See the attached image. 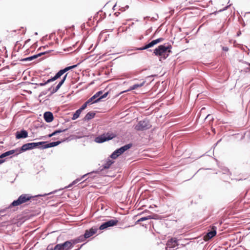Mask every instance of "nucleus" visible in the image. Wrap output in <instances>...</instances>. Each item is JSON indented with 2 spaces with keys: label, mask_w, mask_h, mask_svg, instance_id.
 <instances>
[{
  "label": "nucleus",
  "mask_w": 250,
  "mask_h": 250,
  "mask_svg": "<svg viewBox=\"0 0 250 250\" xmlns=\"http://www.w3.org/2000/svg\"><path fill=\"white\" fill-rule=\"evenodd\" d=\"M53 249V250H61L62 249V244H57Z\"/></svg>",
  "instance_id": "c85d7f7f"
},
{
  "label": "nucleus",
  "mask_w": 250,
  "mask_h": 250,
  "mask_svg": "<svg viewBox=\"0 0 250 250\" xmlns=\"http://www.w3.org/2000/svg\"><path fill=\"white\" fill-rule=\"evenodd\" d=\"M116 137V134L112 132H107L95 138V141L98 143H102L112 139Z\"/></svg>",
  "instance_id": "7ed1b4c3"
},
{
  "label": "nucleus",
  "mask_w": 250,
  "mask_h": 250,
  "mask_svg": "<svg viewBox=\"0 0 250 250\" xmlns=\"http://www.w3.org/2000/svg\"><path fill=\"white\" fill-rule=\"evenodd\" d=\"M150 125L147 120H145L140 121L135 126V129L137 130H144L148 129Z\"/></svg>",
  "instance_id": "423d86ee"
},
{
  "label": "nucleus",
  "mask_w": 250,
  "mask_h": 250,
  "mask_svg": "<svg viewBox=\"0 0 250 250\" xmlns=\"http://www.w3.org/2000/svg\"><path fill=\"white\" fill-rule=\"evenodd\" d=\"M87 174H85V175H83V176L82 178H83V177H84V176H85Z\"/></svg>",
  "instance_id": "79ce46f5"
},
{
  "label": "nucleus",
  "mask_w": 250,
  "mask_h": 250,
  "mask_svg": "<svg viewBox=\"0 0 250 250\" xmlns=\"http://www.w3.org/2000/svg\"><path fill=\"white\" fill-rule=\"evenodd\" d=\"M216 234V231L215 230H213L212 231H210V232H208L206 237V239H209L212 238L213 236H214Z\"/></svg>",
  "instance_id": "4be33fe9"
},
{
  "label": "nucleus",
  "mask_w": 250,
  "mask_h": 250,
  "mask_svg": "<svg viewBox=\"0 0 250 250\" xmlns=\"http://www.w3.org/2000/svg\"><path fill=\"white\" fill-rule=\"evenodd\" d=\"M62 132V129H59V130H56V131H54L52 133L49 134L48 137H51L53 136L56 135L58 133H61Z\"/></svg>",
  "instance_id": "cd10ccee"
},
{
  "label": "nucleus",
  "mask_w": 250,
  "mask_h": 250,
  "mask_svg": "<svg viewBox=\"0 0 250 250\" xmlns=\"http://www.w3.org/2000/svg\"><path fill=\"white\" fill-rule=\"evenodd\" d=\"M97 229L94 228H91L89 230H86L84 233V237L88 238L96 233Z\"/></svg>",
  "instance_id": "2eb2a0df"
},
{
  "label": "nucleus",
  "mask_w": 250,
  "mask_h": 250,
  "mask_svg": "<svg viewBox=\"0 0 250 250\" xmlns=\"http://www.w3.org/2000/svg\"><path fill=\"white\" fill-rule=\"evenodd\" d=\"M77 134H78L75 135V136L76 138H81L84 137L86 135L83 132H80V133L77 132Z\"/></svg>",
  "instance_id": "2f4dec72"
},
{
  "label": "nucleus",
  "mask_w": 250,
  "mask_h": 250,
  "mask_svg": "<svg viewBox=\"0 0 250 250\" xmlns=\"http://www.w3.org/2000/svg\"><path fill=\"white\" fill-rule=\"evenodd\" d=\"M102 94H103V91H99L97 92L96 93H95L94 94V95H95V96H96V98L98 99V98L100 97L102 95Z\"/></svg>",
  "instance_id": "72a5a7b5"
},
{
  "label": "nucleus",
  "mask_w": 250,
  "mask_h": 250,
  "mask_svg": "<svg viewBox=\"0 0 250 250\" xmlns=\"http://www.w3.org/2000/svg\"><path fill=\"white\" fill-rule=\"evenodd\" d=\"M118 222V221L116 219L110 220L102 224L99 229L101 230L104 229L108 227L116 225Z\"/></svg>",
  "instance_id": "6e6552de"
},
{
  "label": "nucleus",
  "mask_w": 250,
  "mask_h": 250,
  "mask_svg": "<svg viewBox=\"0 0 250 250\" xmlns=\"http://www.w3.org/2000/svg\"><path fill=\"white\" fill-rule=\"evenodd\" d=\"M45 53H46V52L40 53H39L38 54L33 55L32 56L24 58V59H22V61H32L33 60L35 59L38 58L39 57H40L42 55L45 54Z\"/></svg>",
  "instance_id": "f3484780"
},
{
  "label": "nucleus",
  "mask_w": 250,
  "mask_h": 250,
  "mask_svg": "<svg viewBox=\"0 0 250 250\" xmlns=\"http://www.w3.org/2000/svg\"><path fill=\"white\" fill-rule=\"evenodd\" d=\"M88 104H90L87 101L82 106V107L80 108V109L82 111L84 110L87 106Z\"/></svg>",
  "instance_id": "473e14b6"
},
{
  "label": "nucleus",
  "mask_w": 250,
  "mask_h": 250,
  "mask_svg": "<svg viewBox=\"0 0 250 250\" xmlns=\"http://www.w3.org/2000/svg\"><path fill=\"white\" fill-rule=\"evenodd\" d=\"M32 196L28 194H23L19 197L17 200H14L10 205L9 207H17L30 201Z\"/></svg>",
  "instance_id": "f257e3e1"
},
{
  "label": "nucleus",
  "mask_w": 250,
  "mask_h": 250,
  "mask_svg": "<svg viewBox=\"0 0 250 250\" xmlns=\"http://www.w3.org/2000/svg\"><path fill=\"white\" fill-rule=\"evenodd\" d=\"M20 153L21 150H20L19 148L10 150L1 154L0 155V158L2 159L5 157L9 156L11 155H13L14 156H17Z\"/></svg>",
  "instance_id": "1a4fd4ad"
},
{
  "label": "nucleus",
  "mask_w": 250,
  "mask_h": 250,
  "mask_svg": "<svg viewBox=\"0 0 250 250\" xmlns=\"http://www.w3.org/2000/svg\"><path fill=\"white\" fill-rule=\"evenodd\" d=\"M95 113L93 112H89L87 113L84 118L85 121H88L94 117Z\"/></svg>",
  "instance_id": "412c9836"
},
{
  "label": "nucleus",
  "mask_w": 250,
  "mask_h": 250,
  "mask_svg": "<svg viewBox=\"0 0 250 250\" xmlns=\"http://www.w3.org/2000/svg\"><path fill=\"white\" fill-rule=\"evenodd\" d=\"M164 41V39L162 38H158L156 40H153L150 42L148 43V44H146L145 46L138 48H137V50H143L145 49H147L149 48L153 47L154 45H156V44L162 42Z\"/></svg>",
  "instance_id": "0eeeda50"
},
{
  "label": "nucleus",
  "mask_w": 250,
  "mask_h": 250,
  "mask_svg": "<svg viewBox=\"0 0 250 250\" xmlns=\"http://www.w3.org/2000/svg\"><path fill=\"white\" fill-rule=\"evenodd\" d=\"M77 66V65H73L69 67H65L63 69V73L66 72V71H68L69 70L72 69L73 68L76 67Z\"/></svg>",
  "instance_id": "7c9ffc66"
},
{
  "label": "nucleus",
  "mask_w": 250,
  "mask_h": 250,
  "mask_svg": "<svg viewBox=\"0 0 250 250\" xmlns=\"http://www.w3.org/2000/svg\"><path fill=\"white\" fill-rule=\"evenodd\" d=\"M74 244H73V240L63 243V250H69Z\"/></svg>",
  "instance_id": "a211bd4d"
},
{
  "label": "nucleus",
  "mask_w": 250,
  "mask_h": 250,
  "mask_svg": "<svg viewBox=\"0 0 250 250\" xmlns=\"http://www.w3.org/2000/svg\"><path fill=\"white\" fill-rule=\"evenodd\" d=\"M62 84V80L59 82V83L57 85V86H56L55 87L52 86L51 88H49L51 90V93H54L56 92L58 90V89L61 87Z\"/></svg>",
  "instance_id": "6ab92c4d"
},
{
  "label": "nucleus",
  "mask_w": 250,
  "mask_h": 250,
  "mask_svg": "<svg viewBox=\"0 0 250 250\" xmlns=\"http://www.w3.org/2000/svg\"><path fill=\"white\" fill-rule=\"evenodd\" d=\"M80 181V179H77L76 180L74 181V182H73V184H75L77 183V182H78Z\"/></svg>",
  "instance_id": "4c0bfd02"
},
{
  "label": "nucleus",
  "mask_w": 250,
  "mask_h": 250,
  "mask_svg": "<svg viewBox=\"0 0 250 250\" xmlns=\"http://www.w3.org/2000/svg\"><path fill=\"white\" fill-rule=\"evenodd\" d=\"M11 207H9V206L7 208H5L4 209H0V215L1 216H4L6 214V211L9 208H11Z\"/></svg>",
  "instance_id": "bb28decb"
},
{
  "label": "nucleus",
  "mask_w": 250,
  "mask_h": 250,
  "mask_svg": "<svg viewBox=\"0 0 250 250\" xmlns=\"http://www.w3.org/2000/svg\"><path fill=\"white\" fill-rule=\"evenodd\" d=\"M47 250H53V249L51 247V245H48L47 247Z\"/></svg>",
  "instance_id": "c9c22d12"
},
{
  "label": "nucleus",
  "mask_w": 250,
  "mask_h": 250,
  "mask_svg": "<svg viewBox=\"0 0 250 250\" xmlns=\"http://www.w3.org/2000/svg\"><path fill=\"white\" fill-rule=\"evenodd\" d=\"M85 239H86V238L84 237V235L83 236H80L78 238V239L73 240V244H76V243L80 242L83 241Z\"/></svg>",
  "instance_id": "a878e982"
},
{
  "label": "nucleus",
  "mask_w": 250,
  "mask_h": 250,
  "mask_svg": "<svg viewBox=\"0 0 250 250\" xmlns=\"http://www.w3.org/2000/svg\"><path fill=\"white\" fill-rule=\"evenodd\" d=\"M62 75V69L60 70L55 75V76L54 77L48 80L46 82L44 83H40L38 84V85L40 86H43L51 82L55 81L56 80L60 78Z\"/></svg>",
  "instance_id": "9d476101"
},
{
  "label": "nucleus",
  "mask_w": 250,
  "mask_h": 250,
  "mask_svg": "<svg viewBox=\"0 0 250 250\" xmlns=\"http://www.w3.org/2000/svg\"><path fill=\"white\" fill-rule=\"evenodd\" d=\"M66 75H65L64 77H63V82H64L65 79H66Z\"/></svg>",
  "instance_id": "a19ab883"
},
{
  "label": "nucleus",
  "mask_w": 250,
  "mask_h": 250,
  "mask_svg": "<svg viewBox=\"0 0 250 250\" xmlns=\"http://www.w3.org/2000/svg\"><path fill=\"white\" fill-rule=\"evenodd\" d=\"M156 216H157L156 215H148V216H146V217H142L140 219H139L137 221V222L138 223V222H142V221H146V220H149V219H156Z\"/></svg>",
  "instance_id": "aec40b11"
},
{
  "label": "nucleus",
  "mask_w": 250,
  "mask_h": 250,
  "mask_svg": "<svg viewBox=\"0 0 250 250\" xmlns=\"http://www.w3.org/2000/svg\"><path fill=\"white\" fill-rule=\"evenodd\" d=\"M28 136V132L25 130H21V131H17L16 133V138L17 139L25 138Z\"/></svg>",
  "instance_id": "ddd939ff"
},
{
  "label": "nucleus",
  "mask_w": 250,
  "mask_h": 250,
  "mask_svg": "<svg viewBox=\"0 0 250 250\" xmlns=\"http://www.w3.org/2000/svg\"><path fill=\"white\" fill-rule=\"evenodd\" d=\"M131 144H128L127 145H125L124 146L114 151L111 155L110 157L112 159H116L119 156H120L124 152L131 148Z\"/></svg>",
  "instance_id": "39448f33"
},
{
  "label": "nucleus",
  "mask_w": 250,
  "mask_h": 250,
  "mask_svg": "<svg viewBox=\"0 0 250 250\" xmlns=\"http://www.w3.org/2000/svg\"><path fill=\"white\" fill-rule=\"evenodd\" d=\"M113 161L109 159L103 165V167L104 169H107L109 168L110 167V166L113 163Z\"/></svg>",
  "instance_id": "5701e85b"
},
{
  "label": "nucleus",
  "mask_w": 250,
  "mask_h": 250,
  "mask_svg": "<svg viewBox=\"0 0 250 250\" xmlns=\"http://www.w3.org/2000/svg\"><path fill=\"white\" fill-rule=\"evenodd\" d=\"M61 143V141L53 142H51V143H47V144L45 142V144L42 145V146H41V147L42 149H45V148L57 146L58 145L60 144Z\"/></svg>",
  "instance_id": "f8f14e48"
},
{
  "label": "nucleus",
  "mask_w": 250,
  "mask_h": 250,
  "mask_svg": "<svg viewBox=\"0 0 250 250\" xmlns=\"http://www.w3.org/2000/svg\"><path fill=\"white\" fill-rule=\"evenodd\" d=\"M223 50L225 51H227L229 50V48L227 47H223Z\"/></svg>",
  "instance_id": "e433bc0d"
},
{
  "label": "nucleus",
  "mask_w": 250,
  "mask_h": 250,
  "mask_svg": "<svg viewBox=\"0 0 250 250\" xmlns=\"http://www.w3.org/2000/svg\"><path fill=\"white\" fill-rule=\"evenodd\" d=\"M209 116V115H208L207 116L206 118H208Z\"/></svg>",
  "instance_id": "c03bdc74"
},
{
  "label": "nucleus",
  "mask_w": 250,
  "mask_h": 250,
  "mask_svg": "<svg viewBox=\"0 0 250 250\" xmlns=\"http://www.w3.org/2000/svg\"><path fill=\"white\" fill-rule=\"evenodd\" d=\"M5 161V160H0V164L3 163Z\"/></svg>",
  "instance_id": "58836bf2"
},
{
  "label": "nucleus",
  "mask_w": 250,
  "mask_h": 250,
  "mask_svg": "<svg viewBox=\"0 0 250 250\" xmlns=\"http://www.w3.org/2000/svg\"><path fill=\"white\" fill-rule=\"evenodd\" d=\"M72 50H73V49L71 47L67 49V50H68V51L71 50V51H72Z\"/></svg>",
  "instance_id": "ea45409f"
},
{
  "label": "nucleus",
  "mask_w": 250,
  "mask_h": 250,
  "mask_svg": "<svg viewBox=\"0 0 250 250\" xmlns=\"http://www.w3.org/2000/svg\"><path fill=\"white\" fill-rule=\"evenodd\" d=\"M108 94V92H107L105 93L104 94L102 95L100 97L97 99V100L95 101V102L100 101L101 99L105 98L107 96Z\"/></svg>",
  "instance_id": "c756f323"
},
{
  "label": "nucleus",
  "mask_w": 250,
  "mask_h": 250,
  "mask_svg": "<svg viewBox=\"0 0 250 250\" xmlns=\"http://www.w3.org/2000/svg\"><path fill=\"white\" fill-rule=\"evenodd\" d=\"M45 121L47 123H50L53 121V114L50 112H45L43 115Z\"/></svg>",
  "instance_id": "4468645a"
},
{
  "label": "nucleus",
  "mask_w": 250,
  "mask_h": 250,
  "mask_svg": "<svg viewBox=\"0 0 250 250\" xmlns=\"http://www.w3.org/2000/svg\"><path fill=\"white\" fill-rule=\"evenodd\" d=\"M204 109V108H202L201 109V110H203Z\"/></svg>",
  "instance_id": "a18cd8bd"
},
{
  "label": "nucleus",
  "mask_w": 250,
  "mask_h": 250,
  "mask_svg": "<svg viewBox=\"0 0 250 250\" xmlns=\"http://www.w3.org/2000/svg\"><path fill=\"white\" fill-rule=\"evenodd\" d=\"M145 83H146V81H143L142 83H140L135 84L132 85L131 86H130L128 89L123 91L122 93L127 92V91H130L136 89L139 87H141L145 84Z\"/></svg>",
  "instance_id": "dca6fc26"
},
{
  "label": "nucleus",
  "mask_w": 250,
  "mask_h": 250,
  "mask_svg": "<svg viewBox=\"0 0 250 250\" xmlns=\"http://www.w3.org/2000/svg\"><path fill=\"white\" fill-rule=\"evenodd\" d=\"M45 143V142H44L27 143L22 145L21 148H19V149L20 150H21V152L25 151L26 150L32 149L35 147H38L40 146H42V145Z\"/></svg>",
  "instance_id": "20e7f679"
},
{
  "label": "nucleus",
  "mask_w": 250,
  "mask_h": 250,
  "mask_svg": "<svg viewBox=\"0 0 250 250\" xmlns=\"http://www.w3.org/2000/svg\"><path fill=\"white\" fill-rule=\"evenodd\" d=\"M128 7H129V6L128 5H126L125 7H122L121 9V10H122V11H124L126 9H128Z\"/></svg>",
  "instance_id": "f704fd0d"
},
{
  "label": "nucleus",
  "mask_w": 250,
  "mask_h": 250,
  "mask_svg": "<svg viewBox=\"0 0 250 250\" xmlns=\"http://www.w3.org/2000/svg\"><path fill=\"white\" fill-rule=\"evenodd\" d=\"M82 110H81L80 109H78L74 114L73 115V117L72 119L73 120H75L79 118L80 116V115L81 114L82 112Z\"/></svg>",
  "instance_id": "b1692460"
},
{
  "label": "nucleus",
  "mask_w": 250,
  "mask_h": 250,
  "mask_svg": "<svg viewBox=\"0 0 250 250\" xmlns=\"http://www.w3.org/2000/svg\"><path fill=\"white\" fill-rule=\"evenodd\" d=\"M63 51H66V49H63Z\"/></svg>",
  "instance_id": "37998d69"
},
{
  "label": "nucleus",
  "mask_w": 250,
  "mask_h": 250,
  "mask_svg": "<svg viewBox=\"0 0 250 250\" xmlns=\"http://www.w3.org/2000/svg\"><path fill=\"white\" fill-rule=\"evenodd\" d=\"M97 98H96V96H95V95H94L92 97L89 99L87 101V102H88L89 104L98 103V102H95V101L97 100Z\"/></svg>",
  "instance_id": "393cba45"
},
{
  "label": "nucleus",
  "mask_w": 250,
  "mask_h": 250,
  "mask_svg": "<svg viewBox=\"0 0 250 250\" xmlns=\"http://www.w3.org/2000/svg\"><path fill=\"white\" fill-rule=\"evenodd\" d=\"M178 245V240L176 238H171L167 243V247L169 248H174Z\"/></svg>",
  "instance_id": "9b49d317"
},
{
  "label": "nucleus",
  "mask_w": 250,
  "mask_h": 250,
  "mask_svg": "<svg viewBox=\"0 0 250 250\" xmlns=\"http://www.w3.org/2000/svg\"><path fill=\"white\" fill-rule=\"evenodd\" d=\"M169 48V46H165L163 45H161L154 50L153 53L155 55L159 56L164 59H166L168 56L167 53L170 51Z\"/></svg>",
  "instance_id": "f03ea898"
}]
</instances>
